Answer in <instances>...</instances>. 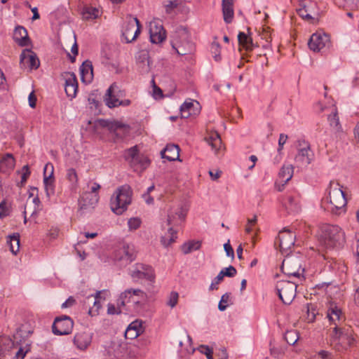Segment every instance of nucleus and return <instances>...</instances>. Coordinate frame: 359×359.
Returning a JSON list of instances; mask_svg holds the SVG:
<instances>
[{"instance_id":"1","label":"nucleus","mask_w":359,"mask_h":359,"mask_svg":"<svg viewBox=\"0 0 359 359\" xmlns=\"http://www.w3.org/2000/svg\"><path fill=\"white\" fill-rule=\"evenodd\" d=\"M320 244L327 249L341 248L345 243V234L337 225L323 224L318 232Z\"/></svg>"},{"instance_id":"2","label":"nucleus","mask_w":359,"mask_h":359,"mask_svg":"<svg viewBox=\"0 0 359 359\" xmlns=\"http://www.w3.org/2000/svg\"><path fill=\"white\" fill-rule=\"evenodd\" d=\"M123 157L133 171L139 175H141L151 164L149 158L140 152L137 145L124 150Z\"/></svg>"},{"instance_id":"3","label":"nucleus","mask_w":359,"mask_h":359,"mask_svg":"<svg viewBox=\"0 0 359 359\" xmlns=\"http://www.w3.org/2000/svg\"><path fill=\"white\" fill-rule=\"evenodd\" d=\"M133 190L128 184L118 187L110 199V208L116 215H122L131 203Z\"/></svg>"},{"instance_id":"4","label":"nucleus","mask_w":359,"mask_h":359,"mask_svg":"<svg viewBox=\"0 0 359 359\" xmlns=\"http://www.w3.org/2000/svg\"><path fill=\"white\" fill-rule=\"evenodd\" d=\"M330 205L327 209L333 214L346 212L347 199L339 183L331 182L329 191Z\"/></svg>"},{"instance_id":"5","label":"nucleus","mask_w":359,"mask_h":359,"mask_svg":"<svg viewBox=\"0 0 359 359\" xmlns=\"http://www.w3.org/2000/svg\"><path fill=\"white\" fill-rule=\"evenodd\" d=\"M281 271L290 278H304V269L302 265V259L294 255L286 256L282 262Z\"/></svg>"},{"instance_id":"6","label":"nucleus","mask_w":359,"mask_h":359,"mask_svg":"<svg viewBox=\"0 0 359 359\" xmlns=\"http://www.w3.org/2000/svg\"><path fill=\"white\" fill-rule=\"evenodd\" d=\"M355 339L353 337V331L350 327L339 329L334 328V334L332 336V343L337 346L338 351L346 349L353 344Z\"/></svg>"},{"instance_id":"7","label":"nucleus","mask_w":359,"mask_h":359,"mask_svg":"<svg viewBox=\"0 0 359 359\" xmlns=\"http://www.w3.org/2000/svg\"><path fill=\"white\" fill-rule=\"evenodd\" d=\"M141 24L137 18L127 15L122 27V37L126 43L135 41L141 32Z\"/></svg>"},{"instance_id":"8","label":"nucleus","mask_w":359,"mask_h":359,"mask_svg":"<svg viewBox=\"0 0 359 359\" xmlns=\"http://www.w3.org/2000/svg\"><path fill=\"white\" fill-rule=\"evenodd\" d=\"M297 283L290 280H279L276 290L280 299L285 304H290L296 297Z\"/></svg>"},{"instance_id":"9","label":"nucleus","mask_w":359,"mask_h":359,"mask_svg":"<svg viewBox=\"0 0 359 359\" xmlns=\"http://www.w3.org/2000/svg\"><path fill=\"white\" fill-rule=\"evenodd\" d=\"M297 151L294 157L296 166L298 168L306 167L313 158V153L309 143L305 140H299Z\"/></svg>"},{"instance_id":"10","label":"nucleus","mask_w":359,"mask_h":359,"mask_svg":"<svg viewBox=\"0 0 359 359\" xmlns=\"http://www.w3.org/2000/svg\"><path fill=\"white\" fill-rule=\"evenodd\" d=\"M74 326L72 319L68 316H61L55 318L52 330L55 335H67L72 332Z\"/></svg>"},{"instance_id":"11","label":"nucleus","mask_w":359,"mask_h":359,"mask_svg":"<svg viewBox=\"0 0 359 359\" xmlns=\"http://www.w3.org/2000/svg\"><path fill=\"white\" fill-rule=\"evenodd\" d=\"M99 199V194L83 192L79 199V213L82 215L87 212L92 211L97 204Z\"/></svg>"},{"instance_id":"12","label":"nucleus","mask_w":359,"mask_h":359,"mask_svg":"<svg viewBox=\"0 0 359 359\" xmlns=\"http://www.w3.org/2000/svg\"><path fill=\"white\" fill-rule=\"evenodd\" d=\"M330 45V36L325 33H314L311 35L308 46L314 52H319Z\"/></svg>"},{"instance_id":"13","label":"nucleus","mask_w":359,"mask_h":359,"mask_svg":"<svg viewBox=\"0 0 359 359\" xmlns=\"http://www.w3.org/2000/svg\"><path fill=\"white\" fill-rule=\"evenodd\" d=\"M149 31L151 43H160L165 39V31L159 20H154L149 22Z\"/></svg>"},{"instance_id":"14","label":"nucleus","mask_w":359,"mask_h":359,"mask_svg":"<svg viewBox=\"0 0 359 359\" xmlns=\"http://www.w3.org/2000/svg\"><path fill=\"white\" fill-rule=\"evenodd\" d=\"M296 235L289 229H284L278 233V241L275 242L278 245L280 250L283 252H287L294 245Z\"/></svg>"},{"instance_id":"15","label":"nucleus","mask_w":359,"mask_h":359,"mask_svg":"<svg viewBox=\"0 0 359 359\" xmlns=\"http://www.w3.org/2000/svg\"><path fill=\"white\" fill-rule=\"evenodd\" d=\"M136 253L133 245L124 244L114 252V259L128 264L135 260Z\"/></svg>"},{"instance_id":"16","label":"nucleus","mask_w":359,"mask_h":359,"mask_svg":"<svg viewBox=\"0 0 359 359\" xmlns=\"http://www.w3.org/2000/svg\"><path fill=\"white\" fill-rule=\"evenodd\" d=\"M126 95V90L123 89L121 86L114 82L107 89L104 95V101L106 105L109 108H111L110 102L114 103V100H120V99L124 97Z\"/></svg>"},{"instance_id":"17","label":"nucleus","mask_w":359,"mask_h":359,"mask_svg":"<svg viewBox=\"0 0 359 359\" xmlns=\"http://www.w3.org/2000/svg\"><path fill=\"white\" fill-rule=\"evenodd\" d=\"M53 170L52 163H47L43 169V184L48 198H50L55 194Z\"/></svg>"},{"instance_id":"18","label":"nucleus","mask_w":359,"mask_h":359,"mask_svg":"<svg viewBox=\"0 0 359 359\" xmlns=\"http://www.w3.org/2000/svg\"><path fill=\"white\" fill-rule=\"evenodd\" d=\"M20 65L27 66L30 69H36L40 66V61L36 54L30 49H25L20 54Z\"/></svg>"},{"instance_id":"19","label":"nucleus","mask_w":359,"mask_h":359,"mask_svg":"<svg viewBox=\"0 0 359 359\" xmlns=\"http://www.w3.org/2000/svg\"><path fill=\"white\" fill-rule=\"evenodd\" d=\"M187 209L182 205L171 208L168 212V225H179L181 222L185 220Z\"/></svg>"},{"instance_id":"20","label":"nucleus","mask_w":359,"mask_h":359,"mask_svg":"<svg viewBox=\"0 0 359 359\" xmlns=\"http://www.w3.org/2000/svg\"><path fill=\"white\" fill-rule=\"evenodd\" d=\"M93 333L89 331H81L77 332L74 337V344L79 350H86L91 344Z\"/></svg>"},{"instance_id":"21","label":"nucleus","mask_w":359,"mask_h":359,"mask_svg":"<svg viewBox=\"0 0 359 359\" xmlns=\"http://www.w3.org/2000/svg\"><path fill=\"white\" fill-rule=\"evenodd\" d=\"M132 277L138 279L144 278L150 282H154L155 280V273L151 266L141 264L137 270L133 271Z\"/></svg>"},{"instance_id":"22","label":"nucleus","mask_w":359,"mask_h":359,"mask_svg":"<svg viewBox=\"0 0 359 359\" xmlns=\"http://www.w3.org/2000/svg\"><path fill=\"white\" fill-rule=\"evenodd\" d=\"M65 90L67 97H75L78 90V82L74 73H67L65 78Z\"/></svg>"},{"instance_id":"23","label":"nucleus","mask_w":359,"mask_h":359,"mask_svg":"<svg viewBox=\"0 0 359 359\" xmlns=\"http://www.w3.org/2000/svg\"><path fill=\"white\" fill-rule=\"evenodd\" d=\"M13 39L20 46H27L31 43L27 29L22 26H17L14 30Z\"/></svg>"},{"instance_id":"24","label":"nucleus","mask_w":359,"mask_h":359,"mask_svg":"<svg viewBox=\"0 0 359 359\" xmlns=\"http://www.w3.org/2000/svg\"><path fill=\"white\" fill-rule=\"evenodd\" d=\"M96 126L107 128L111 132H116L118 129H129L128 125L123 124L117 121H109L106 119H99L96 121Z\"/></svg>"},{"instance_id":"25","label":"nucleus","mask_w":359,"mask_h":359,"mask_svg":"<svg viewBox=\"0 0 359 359\" xmlns=\"http://www.w3.org/2000/svg\"><path fill=\"white\" fill-rule=\"evenodd\" d=\"M180 147L177 145L168 144L166 147L161 151V157L170 161L177 160L180 157Z\"/></svg>"},{"instance_id":"26","label":"nucleus","mask_w":359,"mask_h":359,"mask_svg":"<svg viewBox=\"0 0 359 359\" xmlns=\"http://www.w3.org/2000/svg\"><path fill=\"white\" fill-rule=\"evenodd\" d=\"M135 58L136 63L140 69V71L142 72H148L150 69L149 53L146 50L139 51Z\"/></svg>"},{"instance_id":"27","label":"nucleus","mask_w":359,"mask_h":359,"mask_svg":"<svg viewBox=\"0 0 359 359\" xmlns=\"http://www.w3.org/2000/svg\"><path fill=\"white\" fill-rule=\"evenodd\" d=\"M233 0H222V13L226 23H231L233 18Z\"/></svg>"},{"instance_id":"28","label":"nucleus","mask_w":359,"mask_h":359,"mask_svg":"<svg viewBox=\"0 0 359 359\" xmlns=\"http://www.w3.org/2000/svg\"><path fill=\"white\" fill-rule=\"evenodd\" d=\"M15 159L12 154H6L0 161V172L6 173L14 168Z\"/></svg>"},{"instance_id":"29","label":"nucleus","mask_w":359,"mask_h":359,"mask_svg":"<svg viewBox=\"0 0 359 359\" xmlns=\"http://www.w3.org/2000/svg\"><path fill=\"white\" fill-rule=\"evenodd\" d=\"M238 41L239 46L248 52L252 50L255 46L251 36L247 35L244 32H240L238 33Z\"/></svg>"},{"instance_id":"30","label":"nucleus","mask_w":359,"mask_h":359,"mask_svg":"<svg viewBox=\"0 0 359 359\" xmlns=\"http://www.w3.org/2000/svg\"><path fill=\"white\" fill-rule=\"evenodd\" d=\"M205 140L215 152H217L222 147L221 137L216 132L205 137Z\"/></svg>"},{"instance_id":"31","label":"nucleus","mask_w":359,"mask_h":359,"mask_svg":"<svg viewBox=\"0 0 359 359\" xmlns=\"http://www.w3.org/2000/svg\"><path fill=\"white\" fill-rule=\"evenodd\" d=\"M294 168L292 165H283L279 172V179L281 182L287 183L293 176Z\"/></svg>"},{"instance_id":"32","label":"nucleus","mask_w":359,"mask_h":359,"mask_svg":"<svg viewBox=\"0 0 359 359\" xmlns=\"http://www.w3.org/2000/svg\"><path fill=\"white\" fill-rule=\"evenodd\" d=\"M93 67L92 62L89 60H86L83 62L81 67V79L83 81L85 79L90 81L93 78Z\"/></svg>"},{"instance_id":"33","label":"nucleus","mask_w":359,"mask_h":359,"mask_svg":"<svg viewBox=\"0 0 359 359\" xmlns=\"http://www.w3.org/2000/svg\"><path fill=\"white\" fill-rule=\"evenodd\" d=\"M7 243L10 246V250L13 255H16L20 250V234L15 233L8 236Z\"/></svg>"},{"instance_id":"34","label":"nucleus","mask_w":359,"mask_h":359,"mask_svg":"<svg viewBox=\"0 0 359 359\" xmlns=\"http://www.w3.org/2000/svg\"><path fill=\"white\" fill-rule=\"evenodd\" d=\"M327 121L330 126L336 131H342V128L339 122V118L338 116V111L337 108H334L331 114L327 117Z\"/></svg>"},{"instance_id":"35","label":"nucleus","mask_w":359,"mask_h":359,"mask_svg":"<svg viewBox=\"0 0 359 359\" xmlns=\"http://www.w3.org/2000/svg\"><path fill=\"white\" fill-rule=\"evenodd\" d=\"M14 346V342L8 337H0V356H3Z\"/></svg>"},{"instance_id":"36","label":"nucleus","mask_w":359,"mask_h":359,"mask_svg":"<svg viewBox=\"0 0 359 359\" xmlns=\"http://www.w3.org/2000/svg\"><path fill=\"white\" fill-rule=\"evenodd\" d=\"M201 246V242L199 241H190L189 242L184 243L182 247L181 250L184 255H187L191 253L193 250H199Z\"/></svg>"},{"instance_id":"37","label":"nucleus","mask_w":359,"mask_h":359,"mask_svg":"<svg viewBox=\"0 0 359 359\" xmlns=\"http://www.w3.org/2000/svg\"><path fill=\"white\" fill-rule=\"evenodd\" d=\"M177 231L174 230L172 227H170L168 231V236H164L161 237V242L163 245L165 247H168L172 243L175 242L177 236Z\"/></svg>"},{"instance_id":"38","label":"nucleus","mask_w":359,"mask_h":359,"mask_svg":"<svg viewBox=\"0 0 359 359\" xmlns=\"http://www.w3.org/2000/svg\"><path fill=\"white\" fill-rule=\"evenodd\" d=\"M172 47L176 50L177 54L180 55H186L191 54L194 50V44L189 41L186 43V46L182 44L173 45Z\"/></svg>"},{"instance_id":"39","label":"nucleus","mask_w":359,"mask_h":359,"mask_svg":"<svg viewBox=\"0 0 359 359\" xmlns=\"http://www.w3.org/2000/svg\"><path fill=\"white\" fill-rule=\"evenodd\" d=\"M194 103L191 101H185L180 107V111L182 118H187L191 114Z\"/></svg>"},{"instance_id":"40","label":"nucleus","mask_w":359,"mask_h":359,"mask_svg":"<svg viewBox=\"0 0 359 359\" xmlns=\"http://www.w3.org/2000/svg\"><path fill=\"white\" fill-rule=\"evenodd\" d=\"M341 311L337 306L332 305L327 311V317L330 321L334 322L340 319Z\"/></svg>"},{"instance_id":"41","label":"nucleus","mask_w":359,"mask_h":359,"mask_svg":"<svg viewBox=\"0 0 359 359\" xmlns=\"http://www.w3.org/2000/svg\"><path fill=\"white\" fill-rule=\"evenodd\" d=\"M284 339L290 345H294L298 340V335L296 331H287L285 334Z\"/></svg>"},{"instance_id":"42","label":"nucleus","mask_w":359,"mask_h":359,"mask_svg":"<svg viewBox=\"0 0 359 359\" xmlns=\"http://www.w3.org/2000/svg\"><path fill=\"white\" fill-rule=\"evenodd\" d=\"M220 45L218 42L213 41L211 44V53L213 55V57L215 60V61H219L221 60V55H220Z\"/></svg>"},{"instance_id":"43","label":"nucleus","mask_w":359,"mask_h":359,"mask_svg":"<svg viewBox=\"0 0 359 359\" xmlns=\"http://www.w3.org/2000/svg\"><path fill=\"white\" fill-rule=\"evenodd\" d=\"M230 294V293L226 292L222 296L221 300L218 304V309L219 311H223L226 310V307L228 306V304L231 300Z\"/></svg>"},{"instance_id":"44","label":"nucleus","mask_w":359,"mask_h":359,"mask_svg":"<svg viewBox=\"0 0 359 359\" xmlns=\"http://www.w3.org/2000/svg\"><path fill=\"white\" fill-rule=\"evenodd\" d=\"M219 273H220L221 276H222L223 278L224 276L231 278L236 275L237 271L234 266L230 265L229 267L222 269L220 271Z\"/></svg>"},{"instance_id":"45","label":"nucleus","mask_w":359,"mask_h":359,"mask_svg":"<svg viewBox=\"0 0 359 359\" xmlns=\"http://www.w3.org/2000/svg\"><path fill=\"white\" fill-rule=\"evenodd\" d=\"M297 13L303 19L307 20H313L314 19L309 13V8L306 6H304L302 8H299L297 10Z\"/></svg>"},{"instance_id":"46","label":"nucleus","mask_w":359,"mask_h":359,"mask_svg":"<svg viewBox=\"0 0 359 359\" xmlns=\"http://www.w3.org/2000/svg\"><path fill=\"white\" fill-rule=\"evenodd\" d=\"M67 179L74 185L77 184L78 176L75 169L69 168L67 170Z\"/></svg>"},{"instance_id":"47","label":"nucleus","mask_w":359,"mask_h":359,"mask_svg":"<svg viewBox=\"0 0 359 359\" xmlns=\"http://www.w3.org/2000/svg\"><path fill=\"white\" fill-rule=\"evenodd\" d=\"M285 205H287V208H289L290 210H297V203L296 202L294 198L292 196H287L285 198Z\"/></svg>"},{"instance_id":"48","label":"nucleus","mask_w":359,"mask_h":359,"mask_svg":"<svg viewBox=\"0 0 359 359\" xmlns=\"http://www.w3.org/2000/svg\"><path fill=\"white\" fill-rule=\"evenodd\" d=\"M128 294H130L129 291H124L121 294L119 298L117 299L118 309H121V306H124L126 303L129 302V299L126 301L128 298Z\"/></svg>"},{"instance_id":"49","label":"nucleus","mask_w":359,"mask_h":359,"mask_svg":"<svg viewBox=\"0 0 359 359\" xmlns=\"http://www.w3.org/2000/svg\"><path fill=\"white\" fill-rule=\"evenodd\" d=\"M30 175V171L27 165L22 167V174L21 176V181L18 183V186L22 187L27 182V178Z\"/></svg>"},{"instance_id":"50","label":"nucleus","mask_w":359,"mask_h":359,"mask_svg":"<svg viewBox=\"0 0 359 359\" xmlns=\"http://www.w3.org/2000/svg\"><path fill=\"white\" fill-rule=\"evenodd\" d=\"M141 219L138 217L130 218L128 222V228L130 230H136L141 225Z\"/></svg>"},{"instance_id":"51","label":"nucleus","mask_w":359,"mask_h":359,"mask_svg":"<svg viewBox=\"0 0 359 359\" xmlns=\"http://www.w3.org/2000/svg\"><path fill=\"white\" fill-rule=\"evenodd\" d=\"M200 352L206 355L208 359H212L213 350L207 345H201L198 348Z\"/></svg>"},{"instance_id":"52","label":"nucleus","mask_w":359,"mask_h":359,"mask_svg":"<svg viewBox=\"0 0 359 359\" xmlns=\"http://www.w3.org/2000/svg\"><path fill=\"white\" fill-rule=\"evenodd\" d=\"M179 294L177 292H171L169 295V299L167 302V304L170 306L171 308H173L176 306L178 302Z\"/></svg>"},{"instance_id":"53","label":"nucleus","mask_w":359,"mask_h":359,"mask_svg":"<svg viewBox=\"0 0 359 359\" xmlns=\"http://www.w3.org/2000/svg\"><path fill=\"white\" fill-rule=\"evenodd\" d=\"M132 332H138L139 334L142 332V325L137 321L133 322L128 327V334Z\"/></svg>"},{"instance_id":"54","label":"nucleus","mask_w":359,"mask_h":359,"mask_svg":"<svg viewBox=\"0 0 359 359\" xmlns=\"http://www.w3.org/2000/svg\"><path fill=\"white\" fill-rule=\"evenodd\" d=\"M344 2V6L351 10H355L359 8V0H342Z\"/></svg>"},{"instance_id":"55","label":"nucleus","mask_w":359,"mask_h":359,"mask_svg":"<svg viewBox=\"0 0 359 359\" xmlns=\"http://www.w3.org/2000/svg\"><path fill=\"white\" fill-rule=\"evenodd\" d=\"M114 103L112 102H110L111 109L118 107V106L127 107L131 104V100H128V99L123 100H114Z\"/></svg>"},{"instance_id":"56","label":"nucleus","mask_w":359,"mask_h":359,"mask_svg":"<svg viewBox=\"0 0 359 359\" xmlns=\"http://www.w3.org/2000/svg\"><path fill=\"white\" fill-rule=\"evenodd\" d=\"M177 6L178 2L177 0L167 1V3L164 5L166 13H170L174 8L177 7Z\"/></svg>"},{"instance_id":"57","label":"nucleus","mask_w":359,"mask_h":359,"mask_svg":"<svg viewBox=\"0 0 359 359\" xmlns=\"http://www.w3.org/2000/svg\"><path fill=\"white\" fill-rule=\"evenodd\" d=\"M223 279H224V278L222 276H221L220 273H219L217 274V276L212 280V281L210 285L209 290H217L218 287H217V285L218 284H219L220 282H222Z\"/></svg>"},{"instance_id":"58","label":"nucleus","mask_w":359,"mask_h":359,"mask_svg":"<svg viewBox=\"0 0 359 359\" xmlns=\"http://www.w3.org/2000/svg\"><path fill=\"white\" fill-rule=\"evenodd\" d=\"M100 294L101 292L98 291L96 292L95 296L90 295L87 297L88 300H90L92 297H94L93 305L96 307V311H97V310L101 307V304L99 300L100 298Z\"/></svg>"},{"instance_id":"59","label":"nucleus","mask_w":359,"mask_h":359,"mask_svg":"<svg viewBox=\"0 0 359 359\" xmlns=\"http://www.w3.org/2000/svg\"><path fill=\"white\" fill-rule=\"evenodd\" d=\"M257 216L255 215L252 219H248V224L245 227V231L247 233H250L252 231V226L255 225L257 223Z\"/></svg>"},{"instance_id":"60","label":"nucleus","mask_w":359,"mask_h":359,"mask_svg":"<svg viewBox=\"0 0 359 359\" xmlns=\"http://www.w3.org/2000/svg\"><path fill=\"white\" fill-rule=\"evenodd\" d=\"M9 210L6 207V203L5 201H2L0 203V219L4 218V217L8 215Z\"/></svg>"},{"instance_id":"61","label":"nucleus","mask_w":359,"mask_h":359,"mask_svg":"<svg viewBox=\"0 0 359 359\" xmlns=\"http://www.w3.org/2000/svg\"><path fill=\"white\" fill-rule=\"evenodd\" d=\"M224 251L226 252V256L230 257L232 259L234 258V252L231 245L229 243V241H228V242L224 245Z\"/></svg>"},{"instance_id":"62","label":"nucleus","mask_w":359,"mask_h":359,"mask_svg":"<svg viewBox=\"0 0 359 359\" xmlns=\"http://www.w3.org/2000/svg\"><path fill=\"white\" fill-rule=\"evenodd\" d=\"M125 291L130 292V294H128V299H130L131 297L132 294L139 296L141 297H143L145 296V293L140 289H128V290H126Z\"/></svg>"},{"instance_id":"63","label":"nucleus","mask_w":359,"mask_h":359,"mask_svg":"<svg viewBox=\"0 0 359 359\" xmlns=\"http://www.w3.org/2000/svg\"><path fill=\"white\" fill-rule=\"evenodd\" d=\"M71 50L74 55L72 56L69 53H68V57L72 62H74L76 60V55H78L79 52L78 45L76 42L72 46Z\"/></svg>"},{"instance_id":"64","label":"nucleus","mask_w":359,"mask_h":359,"mask_svg":"<svg viewBox=\"0 0 359 359\" xmlns=\"http://www.w3.org/2000/svg\"><path fill=\"white\" fill-rule=\"evenodd\" d=\"M107 313L111 315L119 314L121 313V309H118V307H116L114 304H109L107 308Z\"/></svg>"}]
</instances>
